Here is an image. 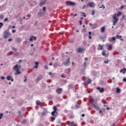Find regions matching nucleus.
Masks as SVG:
<instances>
[{"mask_svg": "<svg viewBox=\"0 0 126 126\" xmlns=\"http://www.w3.org/2000/svg\"><path fill=\"white\" fill-rule=\"evenodd\" d=\"M121 12H118V13H115L113 16H112V18L113 19V25L114 26H115L116 23H117L118 21V19L117 18L119 17V16H120V15H121Z\"/></svg>", "mask_w": 126, "mask_h": 126, "instance_id": "1", "label": "nucleus"}, {"mask_svg": "<svg viewBox=\"0 0 126 126\" xmlns=\"http://www.w3.org/2000/svg\"><path fill=\"white\" fill-rule=\"evenodd\" d=\"M21 67H22L21 65H18V64H16L14 66L13 70L16 71V72L14 74L15 75H18L21 73V72L20 71V69H19L21 68Z\"/></svg>", "mask_w": 126, "mask_h": 126, "instance_id": "2", "label": "nucleus"}, {"mask_svg": "<svg viewBox=\"0 0 126 126\" xmlns=\"http://www.w3.org/2000/svg\"><path fill=\"white\" fill-rule=\"evenodd\" d=\"M90 102H91V104L92 105V106H94V107L96 110H99V107L97 106V105H95V104L97 103V101L94 102L93 100H90Z\"/></svg>", "mask_w": 126, "mask_h": 126, "instance_id": "3", "label": "nucleus"}, {"mask_svg": "<svg viewBox=\"0 0 126 126\" xmlns=\"http://www.w3.org/2000/svg\"><path fill=\"white\" fill-rule=\"evenodd\" d=\"M53 109L54 111L52 112L51 115L53 117H57V115H55V114L57 113V110H58V108L56 106H54Z\"/></svg>", "mask_w": 126, "mask_h": 126, "instance_id": "4", "label": "nucleus"}, {"mask_svg": "<svg viewBox=\"0 0 126 126\" xmlns=\"http://www.w3.org/2000/svg\"><path fill=\"white\" fill-rule=\"evenodd\" d=\"M65 3L67 5L70 6H74L75 5V3L74 2L69 1H66Z\"/></svg>", "mask_w": 126, "mask_h": 126, "instance_id": "5", "label": "nucleus"}, {"mask_svg": "<svg viewBox=\"0 0 126 126\" xmlns=\"http://www.w3.org/2000/svg\"><path fill=\"white\" fill-rule=\"evenodd\" d=\"M95 6V3H94V2H91L90 3H88L87 4V7H94Z\"/></svg>", "mask_w": 126, "mask_h": 126, "instance_id": "6", "label": "nucleus"}, {"mask_svg": "<svg viewBox=\"0 0 126 126\" xmlns=\"http://www.w3.org/2000/svg\"><path fill=\"white\" fill-rule=\"evenodd\" d=\"M106 47L108 48V50L109 51H111L113 48V46L111 45V44L109 43L108 44L106 45Z\"/></svg>", "mask_w": 126, "mask_h": 126, "instance_id": "7", "label": "nucleus"}, {"mask_svg": "<svg viewBox=\"0 0 126 126\" xmlns=\"http://www.w3.org/2000/svg\"><path fill=\"white\" fill-rule=\"evenodd\" d=\"M9 35V33L8 32H4L3 34V38L5 39H6V38H7Z\"/></svg>", "mask_w": 126, "mask_h": 126, "instance_id": "8", "label": "nucleus"}, {"mask_svg": "<svg viewBox=\"0 0 126 126\" xmlns=\"http://www.w3.org/2000/svg\"><path fill=\"white\" fill-rule=\"evenodd\" d=\"M62 92H63V89L62 88H58L57 90H56V93L58 94H62Z\"/></svg>", "mask_w": 126, "mask_h": 126, "instance_id": "9", "label": "nucleus"}, {"mask_svg": "<svg viewBox=\"0 0 126 126\" xmlns=\"http://www.w3.org/2000/svg\"><path fill=\"white\" fill-rule=\"evenodd\" d=\"M96 89H97V90L99 91V92L100 93H103V92H104V88H100L99 87H97Z\"/></svg>", "mask_w": 126, "mask_h": 126, "instance_id": "10", "label": "nucleus"}, {"mask_svg": "<svg viewBox=\"0 0 126 126\" xmlns=\"http://www.w3.org/2000/svg\"><path fill=\"white\" fill-rule=\"evenodd\" d=\"M43 78V76H42V75H39L36 79V80L37 81H40L42 80V79Z\"/></svg>", "mask_w": 126, "mask_h": 126, "instance_id": "11", "label": "nucleus"}, {"mask_svg": "<svg viewBox=\"0 0 126 126\" xmlns=\"http://www.w3.org/2000/svg\"><path fill=\"white\" fill-rule=\"evenodd\" d=\"M33 40H34L35 41H36V37L35 36H32L30 38V41L31 42H32V41H33Z\"/></svg>", "mask_w": 126, "mask_h": 126, "instance_id": "12", "label": "nucleus"}, {"mask_svg": "<svg viewBox=\"0 0 126 126\" xmlns=\"http://www.w3.org/2000/svg\"><path fill=\"white\" fill-rule=\"evenodd\" d=\"M113 41H114L113 43H115V41H116V38L113 36L111 39H109V41L110 42H113Z\"/></svg>", "mask_w": 126, "mask_h": 126, "instance_id": "13", "label": "nucleus"}, {"mask_svg": "<svg viewBox=\"0 0 126 126\" xmlns=\"http://www.w3.org/2000/svg\"><path fill=\"white\" fill-rule=\"evenodd\" d=\"M83 50H84V48H79L78 49L77 53H81L83 51Z\"/></svg>", "mask_w": 126, "mask_h": 126, "instance_id": "14", "label": "nucleus"}, {"mask_svg": "<svg viewBox=\"0 0 126 126\" xmlns=\"http://www.w3.org/2000/svg\"><path fill=\"white\" fill-rule=\"evenodd\" d=\"M69 58L68 59V60L66 62H64V64L65 65V66H67L69 64Z\"/></svg>", "mask_w": 126, "mask_h": 126, "instance_id": "15", "label": "nucleus"}, {"mask_svg": "<svg viewBox=\"0 0 126 126\" xmlns=\"http://www.w3.org/2000/svg\"><path fill=\"white\" fill-rule=\"evenodd\" d=\"M126 71V68L122 69L120 70V73H122L123 74H125Z\"/></svg>", "mask_w": 126, "mask_h": 126, "instance_id": "16", "label": "nucleus"}, {"mask_svg": "<svg viewBox=\"0 0 126 126\" xmlns=\"http://www.w3.org/2000/svg\"><path fill=\"white\" fill-rule=\"evenodd\" d=\"M47 0H43V1H41V2H40V5L41 6H42L43 5H45V4H46V1Z\"/></svg>", "mask_w": 126, "mask_h": 126, "instance_id": "17", "label": "nucleus"}, {"mask_svg": "<svg viewBox=\"0 0 126 126\" xmlns=\"http://www.w3.org/2000/svg\"><path fill=\"white\" fill-rule=\"evenodd\" d=\"M103 49V46L101 45L100 44L98 45V47L97 48L98 50H102Z\"/></svg>", "mask_w": 126, "mask_h": 126, "instance_id": "18", "label": "nucleus"}, {"mask_svg": "<svg viewBox=\"0 0 126 126\" xmlns=\"http://www.w3.org/2000/svg\"><path fill=\"white\" fill-rule=\"evenodd\" d=\"M102 56L104 57H107V54L105 53V51H103L102 52Z\"/></svg>", "mask_w": 126, "mask_h": 126, "instance_id": "19", "label": "nucleus"}, {"mask_svg": "<svg viewBox=\"0 0 126 126\" xmlns=\"http://www.w3.org/2000/svg\"><path fill=\"white\" fill-rule=\"evenodd\" d=\"M70 68H67L65 70V73L67 74H69V73H70Z\"/></svg>", "mask_w": 126, "mask_h": 126, "instance_id": "20", "label": "nucleus"}, {"mask_svg": "<svg viewBox=\"0 0 126 126\" xmlns=\"http://www.w3.org/2000/svg\"><path fill=\"white\" fill-rule=\"evenodd\" d=\"M105 29L104 27H102L100 29V31L101 33H104V32H105Z\"/></svg>", "mask_w": 126, "mask_h": 126, "instance_id": "21", "label": "nucleus"}, {"mask_svg": "<svg viewBox=\"0 0 126 126\" xmlns=\"http://www.w3.org/2000/svg\"><path fill=\"white\" fill-rule=\"evenodd\" d=\"M35 64L36 65L34 66V68L37 69L38 67L39 63L37 62H35Z\"/></svg>", "mask_w": 126, "mask_h": 126, "instance_id": "22", "label": "nucleus"}, {"mask_svg": "<svg viewBox=\"0 0 126 126\" xmlns=\"http://www.w3.org/2000/svg\"><path fill=\"white\" fill-rule=\"evenodd\" d=\"M58 67H60V65L59 63H55L54 64V67L55 68H57Z\"/></svg>", "mask_w": 126, "mask_h": 126, "instance_id": "23", "label": "nucleus"}, {"mask_svg": "<svg viewBox=\"0 0 126 126\" xmlns=\"http://www.w3.org/2000/svg\"><path fill=\"white\" fill-rule=\"evenodd\" d=\"M36 104L37 105H39L41 104V101L40 100H36Z\"/></svg>", "mask_w": 126, "mask_h": 126, "instance_id": "24", "label": "nucleus"}, {"mask_svg": "<svg viewBox=\"0 0 126 126\" xmlns=\"http://www.w3.org/2000/svg\"><path fill=\"white\" fill-rule=\"evenodd\" d=\"M92 28L93 29H94L95 28H96V25L95 24H94L92 25Z\"/></svg>", "mask_w": 126, "mask_h": 126, "instance_id": "25", "label": "nucleus"}, {"mask_svg": "<svg viewBox=\"0 0 126 126\" xmlns=\"http://www.w3.org/2000/svg\"><path fill=\"white\" fill-rule=\"evenodd\" d=\"M11 78H12V77L10 76H7V77H6V79H7V80L8 81L11 80Z\"/></svg>", "mask_w": 126, "mask_h": 126, "instance_id": "26", "label": "nucleus"}, {"mask_svg": "<svg viewBox=\"0 0 126 126\" xmlns=\"http://www.w3.org/2000/svg\"><path fill=\"white\" fill-rule=\"evenodd\" d=\"M120 89L119 88V87H117L116 89V93H120Z\"/></svg>", "mask_w": 126, "mask_h": 126, "instance_id": "27", "label": "nucleus"}, {"mask_svg": "<svg viewBox=\"0 0 126 126\" xmlns=\"http://www.w3.org/2000/svg\"><path fill=\"white\" fill-rule=\"evenodd\" d=\"M70 126H75L74 122H71L70 123Z\"/></svg>", "mask_w": 126, "mask_h": 126, "instance_id": "28", "label": "nucleus"}, {"mask_svg": "<svg viewBox=\"0 0 126 126\" xmlns=\"http://www.w3.org/2000/svg\"><path fill=\"white\" fill-rule=\"evenodd\" d=\"M116 38H117V39H120V38H122V36L117 35H116Z\"/></svg>", "mask_w": 126, "mask_h": 126, "instance_id": "29", "label": "nucleus"}, {"mask_svg": "<svg viewBox=\"0 0 126 126\" xmlns=\"http://www.w3.org/2000/svg\"><path fill=\"white\" fill-rule=\"evenodd\" d=\"M16 42H17L18 43H21V40L20 38H18L16 39Z\"/></svg>", "mask_w": 126, "mask_h": 126, "instance_id": "30", "label": "nucleus"}, {"mask_svg": "<svg viewBox=\"0 0 126 126\" xmlns=\"http://www.w3.org/2000/svg\"><path fill=\"white\" fill-rule=\"evenodd\" d=\"M89 39H92V37L91 36V34H92V32H89Z\"/></svg>", "mask_w": 126, "mask_h": 126, "instance_id": "31", "label": "nucleus"}, {"mask_svg": "<svg viewBox=\"0 0 126 126\" xmlns=\"http://www.w3.org/2000/svg\"><path fill=\"white\" fill-rule=\"evenodd\" d=\"M55 120H56L55 117H51V122H54V121H55Z\"/></svg>", "mask_w": 126, "mask_h": 126, "instance_id": "32", "label": "nucleus"}, {"mask_svg": "<svg viewBox=\"0 0 126 126\" xmlns=\"http://www.w3.org/2000/svg\"><path fill=\"white\" fill-rule=\"evenodd\" d=\"M4 25V24L1 23V22H0V28H1Z\"/></svg>", "mask_w": 126, "mask_h": 126, "instance_id": "33", "label": "nucleus"}, {"mask_svg": "<svg viewBox=\"0 0 126 126\" xmlns=\"http://www.w3.org/2000/svg\"><path fill=\"white\" fill-rule=\"evenodd\" d=\"M103 63H105V64H108V63H109V60H107L104 61Z\"/></svg>", "mask_w": 126, "mask_h": 126, "instance_id": "34", "label": "nucleus"}, {"mask_svg": "<svg viewBox=\"0 0 126 126\" xmlns=\"http://www.w3.org/2000/svg\"><path fill=\"white\" fill-rule=\"evenodd\" d=\"M3 116V113H0V120L2 119V117Z\"/></svg>", "mask_w": 126, "mask_h": 126, "instance_id": "35", "label": "nucleus"}, {"mask_svg": "<svg viewBox=\"0 0 126 126\" xmlns=\"http://www.w3.org/2000/svg\"><path fill=\"white\" fill-rule=\"evenodd\" d=\"M92 82V80L90 79H88V84H91Z\"/></svg>", "mask_w": 126, "mask_h": 126, "instance_id": "36", "label": "nucleus"}, {"mask_svg": "<svg viewBox=\"0 0 126 126\" xmlns=\"http://www.w3.org/2000/svg\"><path fill=\"white\" fill-rule=\"evenodd\" d=\"M12 50L14 52H16L17 51V49L16 48L12 47Z\"/></svg>", "mask_w": 126, "mask_h": 126, "instance_id": "37", "label": "nucleus"}, {"mask_svg": "<svg viewBox=\"0 0 126 126\" xmlns=\"http://www.w3.org/2000/svg\"><path fill=\"white\" fill-rule=\"evenodd\" d=\"M4 18V16L3 15H0V19H3Z\"/></svg>", "mask_w": 126, "mask_h": 126, "instance_id": "38", "label": "nucleus"}, {"mask_svg": "<svg viewBox=\"0 0 126 126\" xmlns=\"http://www.w3.org/2000/svg\"><path fill=\"white\" fill-rule=\"evenodd\" d=\"M26 122H27L26 120H24L22 121V123H23V124H26Z\"/></svg>", "mask_w": 126, "mask_h": 126, "instance_id": "39", "label": "nucleus"}, {"mask_svg": "<svg viewBox=\"0 0 126 126\" xmlns=\"http://www.w3.org/2000/svg\"><path fill=\"white\" fill-rule=\"evenodd\" d=\"M99 8H103V9H104L105 8V7L103 5H102V6H99Z\"/></svg>", "mask_w": 126, "mask_h": 126, "instance_id": "40", "label": "nucleus"}, {"mask_svg": "<svg viewBox=\"0 0 126 126\" xmlns=\"http://www.w3.org/2000/svg\"><path fill=\"white\" fill-rule=\"evenodd\" d=\"M123 82H126V77L123 78Z\"/></svg>", "mask_w": 126, "mask_h": 126, "instance_id": "41", "label": "nucleus"}, {"mask_svg": "<svg viewBox=\"0 0 126 126\" xmlns=\"http://www.w3.org/2000/svg\"><path fill=\"white\" fill-rule=\"evenodd\" d=\"M16 32V31L15 30H13L12 31V33H15Z\"/></svg>", "mask_w": 126, "mask_h": 126, "instance_id": "42", "label": "nucleus"}, {"mask_svg": "<svg viewBox=\"0 0 126 126\" xmlns=\"http://www.w3.org/2000/svg\"><path fill=\"white\" fill-rule=\"evenodd\" d=\"M8 18H5V19H4V21L5 22H6V21H8Z\"/></svg>", "mask_w": 126, "mask_h": 126, "instance_id": "43", "label": "nucleus"}, {"mask_svg": "<svg viewBox=\"0 0 126 126\" xmlns=\"http://www.w3.org/2000/svg\"><path fill=\"white\" fill-rule=\"evenodd\" d=\"M42 9L43 11H46V7L45 6L43 7Z\"/></svg>", "mask_w": 126, "mask_h": 126, "instance_id": "44", "label": "nucleus"}, {"mask_svg": "<svg viewBox=\"0 0 126 126\" xmlns=\"http://www.w3.org/2000/svg\"><path fill=\"white\" fill-rule=\"evenodd\" d=\"M24 78H25V79L24 80V82H27V78L26 76H24Z\"/></svg>", "mask_w": 126, "mask_h": 126, "instance_id": "45", "label": "nucleus"}, {"mask_svg": "<svg viewBox=\"0 0 126 126\" xmlns=\"http://www.w3.org/2000/svg\"><path fill=\"white\" fill-rule=\"evenodd\" d=\"M85 7H86V5H84L83 6V7H82V8L83 9H84L85 8Z\"/></svg>", "mask_w": 126, "mask_h": 126, "instance_id": "46", "label": "nucleus"}, {"mask_svg": "<svg viewBox=\"0 0 126 126\" xmlns=\"http://www.w3.org/2000/svg\"><path fill=\"white\" fill-rule=\"evenodd\" d=\"M94 10H93L92 15H94Z\"/></svg>", "mask_w": 126, "mask_h": 126, "instance_id": "47", "label": "nucleus"}, {"mask_svg": "<svg viewBox=\"0 0 126 126\" xmlns=\"http://www.w3.org/2000/svg\"><path fill=\"white\" fill-rule=\"evenodd\" d=\"M22 62V60H20L19 61V62H18V63H21Z\"/></svg>", "mask_w": 126, "mask_h": 126, "instance_id": "48", "label": "nucleus"}, {"mask_svg": "<svg viewBox=\"0 0 126 126\" xmlns=\"http://www.w3.org/2000/svg\"><path fill=\"white\" fill-rule=\"evenodd\" d=\"M86 65H87V63H86L85 62V63H84V67H86Z\"/></svg>", "mask_w": 126, "mask_h": 126, "instance_id": "49", "label": "nucleus"}, {"mask_svg": "<svg viewBox=\"0 0 126 126\" xmlns=\"http://www.w3.org/2000/svg\"><path fill=\"white\" fill-rule=\"evenodd\" d=\"M82 14H83L84 17H86V15H85V13H82Z\"/></svg>", "mask_w": 126, "mask_h": 126, "instance_id": "50", "label": "nucleus"}, {"mask_svg": "<svg viewBox=\"0 0 126 126\" xmlns=\"http://www.w3.org/2000/svg\"><path fill=\"white\" fill-rule=\"evenodd\" d=\"M11 41H12V38H10L8 39V41L9 42H11Z\"/></svg>", "mask_w": 126, "mask_h": 126, "instance_id": "51", "label": "nucleus"}, {"mask_svg": "<svg viewBox=\"0 0 126 126\" xmlns=\"http://www.w3.org/2000/svg\"><path fill=\"white\" fill-rule=\"evenodd\" d=\"M27 17H31V14H28L27 15Z\"/></svg>", "mask_w": 126, "mask_h": 126, "instance_id": "52", "label": "nucleus"}, {"mask_svg": "<svg viewBox=\"0 0 126 126\" xmlns=\"http://www.w3.org/2000/svg\"><path fill=\"white\" fill-rule=\"evenodd\" d=\"M61 77L62 78H65V77H64V76H63V75H61Z\"/></svg>", "mask_w": 126, "mask_h": 126, "instance_id": "53", "label": "nucleus"}, {"mask_svg": "<svg viewBox=\"0 0 126 126\" xmlns=\"http://www.w3.org/2000/svg\"><path fill=\"white\" fill-rule=\"evenodd\" d=\"M84 116H85V114H82L81 115V117H84Z\"/></svg>", "mask_w": 126, "mask_h": 126, "instance_id": "54", "label": "nucleus"}, {"mask_svg": "<svg viewBox=\"0 0 126 126\" xmlns=\"http://www.w3.org/2000/svg\"><path fill=\"white\" fill-rule=\"evenodd\" d=\"M82 21H80L79 22V23H80V25H82Z\"/></svg>", "mask_w": 126, "mask_h": 126, "instance_id": "55", "label": "nucleus"}, {"mask_svg": "<svg viewBox=\"0 0 126 126\" xmlns=\"http://www.w3.org/2000/svg\"><path fill=\"white\" fill-rule=\"evenodd\" d=\"M120 40H121V41H123V39L122 38V37H120Z\"/></svg>", "mask_w": 126, "mask_h": 126, "instance_id": "56", "label": "nucleus"}, {"mask_svg": "<svg viewBox=\"0 0 126 126\" xmlns=\"http://www.w3.org/2000/svg\"><path fill=\"white\" fill-rule=\"evenodd\" d=\"M84 60H85V61H87L88 60V58H85Z\"/></svg>", "mask_w": 126, "mask_h": 126, "instance_id": "57", "label": "nucleus"}, {"mask_svg": "<svg viewBox=\"0 0 126 126\" xmlns=\"http://www.w3.org/2000/svg\"><path fill=\"white\" fill-rule=\"evenodd\" d=\"M33 46H34V45H33V44H31V46L32 47H33Z\"/></svg>", "mask_w": 126, "mask_h": 126, "instance_id": "58", "label": "nucleus"}, {"mask_svg": "<svg viewBox=\"0 0 126 126\" xmlns=\"http://www.w3.org/2000/svg\"><path fill=\"white\" fill-rule=\"evenodd\" d=\"M49 75H52V72H50L49 73Z\"/></svg>", "mask_w": 126, "mask_h": 126, "instance_id": "59", "label": "nucleus"}, {"mask_svg": "<svg viewBox=\"0 0 126 126\" xmlns=\"http://www.w3.org/2000/svg\"><path fill=\"white\" fill-rule=\"evenodd\" d=\"M1 79H5V77H1Z\"/></svg>", "mask_w": 126, "mask_h": 126, "instance_id": "60", "label": "nucleus"}, {"mask_svg": "<svg viewBox=\"0 0 126 126\" xmlns=\"http://www.w3.org/2000/svg\"><path fill=\"white\" fill-rule=\"evenodd\" d=\"M77 14H75L73 15V16L75 17V16H77Z\"/></svg>", "mask_w": 126, "mask_h": 126, "instance_id": "61", "label": "nucleus"}, {"mask_svg": "<svg viewBox=\"0 0 126 126\" xmlns=\"http://www.w3.org/2000/svg\"><path fill=\"white\" fill-rule=\"evenodd\" d=\"M11 81L13 82L14 81V79H11Z\"/></svg>", "mask_w": 126, "mask_h": 126, "instance_id": "62", "label": "nucleus"}, {"mask_svg": "<svg viewBox=\"0 0 126 126\" xmlns=\"http://www.w3.org/2000/svg\"><path fill=\"white\" fill-rule=\"evenodd\" d=\"M49 65H50V66H52V64L51 63H49Z\"/></svg>", "mask_w": 126, "mask_h": 126, "instance_id": "63", "label": "nucleus"}, {"mask_svg": "<svg viewBox=\"0 0 126 126\" xmlns=\"http://www.w3.org/2000/svg\"><path fill=\"white\" fill-rule=\"evenodd\" d=\"M92 23H90V26H92Z\"/></svg>", "mask_w": 126, "mask_h": 126, "instance_id": "64", "label": "nucleus"}]
</instances>
